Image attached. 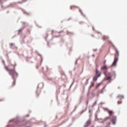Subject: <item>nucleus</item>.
<instances>
[{
    "label": "nucleus",
    "mask_w": 127,
    "mask_h": 127,
    "mask_svg": "<svg viewBox=\"0 0 127 127\" xmlns=\"http://www.w3.org/2000/svg\"><path fill=\"white\" fill-rule=\"evenodd\" d=\"M13 69H9L8 67L5 66V69L6 71H8L9 75L11 76L12 79H13V81L12 83V87H13L14 85H15V79L17 78V72L15 71V66L13 65Z\"/></svg>",
    "instance_id": "f257e3e1"
},
{
    "label": "nucleus",
    "mask_w": 127,
    "mask_h": 127,
    "mask_svg": "<svg viewBox=\"0 0 127 127\" xmlns=\"http://www.w3.org/2000/svg\"><path fill=\"white\" fill-rule=\"evenodd\" d=\"M108 113L110 115V119L111 120V122H112L114 125H116V122L117 121V117L114 116V113L112 111H108Z\"/></svg>",
    "instance_id": "f03ea898"
},
{
    "label": "nucleus",
    "mask_w": 127,
    "mask_h": 127,
    "mask_svg": "<svg viewBox=\"0 0 127 127\" xmlns=\"http://www.w3.org/2000/svg\"><path fill=\"white\" fill-rule=\"evenodd\" d=\"M104 75L106 76V78L104 79L106 81H109V80H111L112 79V76H111V72H109L108 73V75H107V73L106 72L104 73Z\"/></svg>",
    "instance_id": "7ed1b4c3"
},
{
    "label": "nucleus",
    "mask_w": 127,
    "mask_h": 127,
    "mask_svg": "<svg viewBox=\"0 0 127 127\" xmlns=\"http://www.w3.org/2000/svg\"><path fill=\"white\" fill-rule=\"evenodd\" d=\"M118 57H117L116 55H115L114 61L113 64H112L111 67H113V66H116V65H117V62H118Z\"/></svg>",
    "instance_id": "20e7f679"
},
{
    "label": "nucleus",
    "mask_w": 127,
    "mask_h": 127,
    "mask_svg": "<svg viewBox=\"0 0 127 127\" xmlns=\"http://www.w3.org/2000/svg\"><path fill=\"white\" fill-rule=\"evenodd\" d=\"M108 68L109 67L106 65H104V66H101V70H108Z\"/></svg>",
    "instance_id": "39448f33"
},
{
    "label": "nucleus",
    "mask_w": 127,
    "mask_h": 127,
    "mask_svg": "<svg viewBox=\"0 0 127 127\" xmlns=\"http://www.w3.org/2000/svg\"><path fill=\"white\" fill-rule=\"evenodd\" d=\"M99 77H101V74H99L97 76H95L93 78V81H97V80H98V78H99Z\"/></svg>",
    "instance_id": "423d86ee"
},
{
    "label": "nucleus",
    "mask_w": 127,
    "mask_h": 127,
    "mask_svg": "<svg viewBox=\"0 0 127 127\" xmlns=\"http://www.w3.org/2000/svg\"><path fill=\"white\" fill-rule=\"evenodd\" d=\"M90 124H91V121H87L85 124V127H89Z\"/></svg>",
    "instance_id": "0eeeda50"
},
{
    "label": "nucleus",
    "mask_w": 127,
    "mask_h": 127,
    "mask_svg": "<svg viewBox=\"0 0 127 127\" xmlns=\"http://www.w3.org/2000/svg\"><path fill=\"white\" fill-rule=\"evenodd\" d=\"M102 39H103V40H108V39H109V37L107 36H103Z\"/></svg>",
    "instance_id": "6e6552de"
},
{
    "label": "nucleus",
    "mask_w": 127,
    "mask_h": 127,
    "mask_svg": "<svg viewBox=\"0 0 127 127\" xmlns=\"http://www.w3.org/2000/svg\"><path fill=\"white\" fill-rule=\"evenodd\" d=\"M94 85H95V83L93 82H91L90 85L89 86L90 89H91V88H92V87H94Z\"/></svg>",
    "instance_id": "1a4fd4ad"
},
{
    "label": "nucleus",
    "mask_w": 127,
    "mask_h": 127,
    "mask_svg": "<svg viewBox=\"0 0 127 127\" xmlns=\"http://www.w3.org/2000/svg\"><path fill=\"white\" fill-rule=\"evenodd\" d=\"M23 28H21L18 31V34H20V32H21L23 30Z\"/></svg>",
    "instance_id": "9d476101"
},
{
    "label": "nucleus",
    "mask_w": 127,
    "mask_h": 127,
    "mask_svg": "<svg viewBox=\"0 0 127 127\" xmlns=\"http://www.w3.org/2000/svg\"><path fill=\"white\" fill-rule=\"evenodd\" d=\"M36 93H37V96L38 97L39 95H40V91H38V90H37L36 91Z\"/></svg>",
    "instance_id": "9b49d317"
},
{
    "label": "nucleus",
    "mask_w": 127,
    "mask_h": 127,
    "mask_svg": "<svg viewBox=\"0 0 127 127\" xmlns=\"http://www.w3.org/2000/svg\"><path fill=\"white\" fill-rule=\"evenodd\" d=\"M70 9H72V8L76 7V6L74 5H72V6H70Z\"/></svg>",
    "instance_id": "f8f14e48"
},
{
    "label": "nucleus",
    "mask_w": 127,
    "mask_h": 127,
    "mask_svg": "<svg viewBox=\"0 0 127 127\" xmlns=\"http://www.w3.org/2000/svg\"><path fill=\"white\" fill-rule=\"evenodd\" d=\"M99 86H101V83H99L97 84V85L96 86V89H98V87H99Z\"/></svg>",
    "instance_id": "ddd939ff"
},
{
    "label": "nucleus",
    "mask_w": 127,
    "mask_h": 127,
    "mask_svg": "<svg viewBox=\"0 0 127 127\" xmlns=\"http://www.w3.org/2000/svg\"><path fill=\"white\" fill-rule=\"evenodd\" d=\"M96 75H98V74H99V70L98 69L96 70Z\"/></svg>",
    "instance_id": "4468645a"
},
{
    "label": "nucleus",
    "mask_w": 127,
    "mask_h": 127,
    "mask_svg": "<svg viewBox=\"0 0 127 127\" xmlns=\"http://www.w3.org/2000/svg\"><path fill=\"white\" fill-rule=\"evenodd\" d=\"M13 45H14V44H13V43H11V44H10V46H11V47L12 46H13Z\"/></svg>",
    "instance_id": "2eb2a0df"
},
{
    "label": "nucleus",
    "mask_w": 127,
    "mask_h": 127,
    "mask_svg": "<svg viewBox=\"0 0 127 127\" xmlns=\"http://www.w3.org/2000/svg\"><path fill=\"white\" fill-rule=\"evenodd\" d=\"M116 55H117V56H118L119 55V52L118 51H116Z\"/></svg>",
    "instance_id": "dca6fc26"
},
{
    "label": "nucleus",
    "mask_w": 127,
    "mask_h": 127,
    "mask_svg": "<svg viewBox=\"0 0 127 127\" xmlns=\"http://www.w3.org/2000/svg\"><path fill=\"white\" fill-rule=\"evenodd\" d=\"M106 61H105L104 62V63H103L104 65H106Z\"/></svg>",
    "instance_id": "f3484780"
},
{
    "label": "nucleus",
    "mask_w": 127,
    "mask_h": 127,
    "mask_svg": "<svg viewBox=\"0 0 127 127\" xmlns=\"http://www.w3.org/2000/svg\"><path fill=\"white\" fill-rule=\"evenodd\" d=\"M118 104H122V102L118 101Z\"/></svg>",
    "instance_id": "a211bd4d"
},
{
    "label": "nucleus",
    "mask_w": 127,
    "mask_h": 127,
    "mask_svg": "<svg viewBox=\"0 0 127 127\" xmlns=\"http://www.w3.org/2000/svg\"><path fill=\"white\" fill-rule=\"evenodd\" d=\"M108 119H109V118H105V119H104V120H105V121H108Z\"/></svg>",
    "instance_id": "6ab92c4d"
},
{
    "label": "nucleus",
    "mask_w": 127,
    "mask_h": 127,
    "mask_svg": "<svg viewBox=\"0 0 127 127\" xmlns=\"http://www.w3.org/2000/svg\"><path fill=\"white\" fill-rule=\"evenodd\" d=\"M88 82H89V79H87V80H86V84H88Z\"/></svg>",
    "instance_id": "aec40b11"
},
{
    "label": "nucleus",
    "mask_w": 127,
    "mask_h": 127,
    "mask_svg": "<svg viewBox=\"0 0 127 127\" xmlns=\"http://www.w3.org/2000/svg\"><path fill=\"white\" fill-rule=\"evenodd\" d=\"M28 32H29V33H30V30H28Z\"/></svg>",
    "instance_id": "412c9836"
},
{
    "label": "nucleus",
    "mask_w": 127,
    "mask_h": 127,
    "mask_svg": "<svg viewBox=\"0 0 127 127\" xmlns=\"http://www.w3.org/2000/svg\"><path fill=\"white\" fill-rule=\"evenodd\" d=\"M121 98H122V99H124V96H121Z\"/></svg>",
    "instance_id": "4be33fe9"
},
{
    "label": "nucleus",
    "mask_w": 127,
    "mask_h": 127,
    "mask_svg": "<svg viewBox=\"0 0 127 127\" xmlns=\"http://www.w3.org/2000/svg\"><path fill=\"white\" fill-rule=\"evenodd\" d=\"M47 127V125L45 124V127Z\"/></svg>",
    "instance_id": "5701e85b"
},
{
    "label": "nucleus",
    "mask_w": 127,
    "mask_h": 127,
    "mask_svg": "<svg viewBox=\"0 0 127 127\" xmlns=\"http://www.w3.org/2000/svg\"><path fill=\"white\" fill-rule=\"evenodd\" d=\"M89 113H91V110H89Z\"/></svg>",
    "instance_id": "b1692460"
},
{
    "label": "nucleus",
    "mask_w": 127,
    "mask_h": 127,
    "mask_svg": "<svg viewBox=\"0 0 127 127\" xmlns=\"http://www.w3.org/2000/svg\"><path fill=\"white\" fill-rule=\"evenodd\" d=\"M110 124H111L110 122L108 123V125H110Z\"/></svg>",
    "instance_id": "393cba45"
},
{
    "label": "nucleus",
    "mask_w": 127,
    "mask_h": 127,
    "mask_svg": "<svg viewBox=\"0 0 127 127\" xmlns=\"http://www.w3.org/2000/svg\"><path fill=\"white\" fill-rule=\"evenodd\" d=\"M106 127H110V126Z\"/></svg>",
    "instance_id": "a878e982"
},
{
    "label": "nucleus",
    "mask_w": 127,
    "mask_h": 127,
    "mask_svg": "<svg viewBox=\"0 0 127 127\" xmlns=\"http://www.w3.org/2000/svg\"><path fill=\"white\" fill-rule=\"evenodd\" d=\"M115 77H116V74H115Z\"/></svg>",
    "instance_id": "bb28decb"
}]
</instances>
